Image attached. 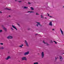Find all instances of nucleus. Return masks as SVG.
Returning a JSON list of instances; mask_svg holds the SVG:
<instances>
[{"label": "nucleus", "instance_id": "2f4dec72", "mask_svg": "<svg viewBox=\"0 0 64 64\" xmlns=\"http://www.w3.org/2000/svg\"><path fill=\"white\" fill-rule=\"evenodd\" d=\"M52 30H54V29H52Z\"/></svg>", "mask_w": 64, "mask_h": 64}, {"label": "nucleus", "instance_id": "79ce46f5", "mask_svg": "<svg viewBox=\"0 0 64 64\" xmlns=\"http://www.w3.org/2000/svg\"><path fill=\"white\" fill-rule=\"evenodd\" d=\"M64 6L63 7V8H64Z\"/></svg>", "mask_w": 64, "mask_h": 64}, {"label": "nucleus", "instance_id": "bb28decb", "mask_svg": "<svg viewBox=\"0 0 64 64\" xmlns=\"http://www.w3.org/2000/svg\"><path fill=\"white\" fill-rule=\"evenodd\" d=\"M48 14V16H49L50 15H49V14Z\"/></svg>", "mask_w": 64, "mask_h": 64}, {"label": "nucleus", "instance_id": "393cba45", "mask_svg": "<svg viewBox=\"0 0 64 64\" xmlns=\"http://www.w3.org/2000/svg\"><path fill=\"white\" fill-rule=\"evenodd\" d=\"M51 43H53V42L52 40H51L50 42Z\"/></svg>", "mask_w": 64, "mask_h": 64}, {"label": "nucleus", "instance_id": "dca6fc26", "mask_svg": "<svg viewBox=\"0 0 64 64\" xmlns=\"http://www.w3.org/2000/svg\"><path fill=\"white\" fill-rule=\"evenodd\" d=\"M23 46V45L22 44V46H19V47H21L22 48V46Z\"/></svg>", "mask_w": 64, "mask_h": 64}, {"label": "nucleus", "instance_id": "0eeeda50", "mask_svg": "<svg viewBox=\"0 0 64 64\" xmlns=\"http://www.w3.org/2000/svg\"><path fill=\"white\" fill-rule=\"evenodd\" d=\"M36 23H38V24L36 25V26H37L38 27V25H39V26H41L40 24V22H36Z\"/></svg>", "mask_w": 64, "mask_h": 64}, {"label": "nucleus", "instance_id": "473e14b6", "mask_svg": "<svg viewBox=\"0 0 64 64\" xmlns=\"http://www.w3.org/2000/svg\"><path fill=\"white\" fill-rule=\"evenodd\" d=\"M8 16L10 17L11 16Z\"/></svg>", "mask_w": 64, "mask_h": 64}, {"label": "nucleus", "instance_id": "f8f14e48", "mask_svg": "<svg viewBox=\"0 0 64 64\" xmlns=\"http://www.w3.org/2000/svg\"><path fill=\"white\" fill-rule=\"evenodd\" d=\"M43 43H44V44H46V45H48V44L47 43H45L44 41H43Z\"/></svg>", "mask_w": 64, "mask_h": 64}, {"label": "nucleus", "instance_id": "ddd939ff", "mask_svg": "<svg viewBox=\"0 0 64 64\" xmlns=\"http://www.w3.org/2000/svg\"><path fill=\"white\" fill-rule=\"evenodd\" d=\"M3 29L5 31H7V29L6 28H5V27H4L3 28Z\"/></svg>", "mask_w": 64, "mask_h": 64}, {"label": "nucleus", "instance_id": "412c9836", "mask_svg": "<svg viewBox=\"0 0 64 64\" xmlns=\"http://www.w3.org/2000/svg\"><path fill=\"white\" fill-rule=\"evenodd\" d=\"M0 45H3V43H0Z\"/></svg>", "mask_w": 64, "mask_h": 64}, {"label": "nucleus", "instance_id": "aec40b11", "mask_svg": "<svg viewBox=\"0 0 64 64\" xmlns=\"http://www.w3.org/2000/svg\"><path fill=\"white\" fill-rule=\"evenodd\" d=\"M41 18H43V16L42 15H41Z\"/></svg>", "mask_w": 64, "mask_h": 64}, {"label": "nucleus", "instance_id": "9b49d317", "mask_svg": "<svg viewBox=\"0 0 64 64\" xmlns=\"http://www.w3.org/2000/svg\"><path fill=\"white\" fill-rule=\"evenodd\" d=\"M12 27H13V28H14V29H16V30H17V28H16V27H15L14 26L12 25Z\"/></svg>", "mask_w": 64, "mask_h": 64}, {"label": "nucleus", "instance_id": "20e7f679", "mask_svg": "<svg viewBox=\"0 0 64 64\" xmlns=\"http://www.w3.org/2000/svg\"><path fill=\"white\" fill-rule=\"evenodd\" d=\"M60 32L62 34V36H64V34H63V32L62 30V29H60Z\"/></svg>", "mask_w": 64, "mask_h": 64}, {"label": "nucleus", "instance_id": "7ed1b4c3", "mask_svg": "<svg viewBox=\"0 0 64 64\" xmlns=\"http://www.w3.org/2000/svg\"><path fill=\"white\" fill-rule=\"evenodd\" d=\"M44 56V52H42V58H43Z\"/></svg>", "mask_w": 64, "mask_h": 64}, {"label": "nucleus", "instance_id": "7c9ffc66", "mask_svg": "<svg viewBox=\"0 0 64 64\" xmlns=\"http://www.w3.org/2000/svg\"><path fill=\"white\" fill-rule=\"evenodd\" d=\"M49 17H52V16H50Z\"/></svg>", "mask_w": 64, "mask_h": 64}, {"label": "nucleus", "instance_id": "58836bf2", "mask_svg": "<svg viewBox=\"0 0 64 64\" xmlns=\"http://www.w3.org/2000/svg\"><path fill=\"white\" fill-rule=\"evenodd\" d=\"M55 59H56H56H56V58H55Z\"/></svg>", "mask_w": 64, "mask_h": 64}, {"label": "nucleus", "instance_id": "a211bd4d", "mask_svg": "<svg viewBox=\"0 0 64 64\" xmlns=\"http://www.w3.org/2000/svg\"><path fill=\"white\" fill-rule=\"evenodd\" d=\"M38 64V62H36L35 63H34V64Z\"/></svg>", "mask_w": 64, "mask_h": 64}, {"label": "nucleus", "instance_id": "f257e3e1", "mask_svg": "<svg viewBox=\"0 0 64 64\" xmlns=\"http://www.w3.org/2000/svg\"><path fill=\"white\" fill-rule=\"evenodd\" d=\"M7 38L8 39H12L13 38V36H8L7 37Z\"/></svg>", "mask_w": 64, "mask_h": 64}, {"label": "nucleus", "instance_id": "a19ab883", "mask_svg": "<svg viewBox=\"0 0 64 64\" xmlns=\"http://www.w3.org/2000/svg\"><path fill=\"white\" fill-rule=\"evenodd\" d=\"M17 1V0H15V1Z\"/></svg>", "mask_w": 64, "mask_h": 64}, {"label": "nucleus", "instance_id": "e433bc0d", "mask_svg": "<svg viewBox=\"0 0 64 64\" xmlns=\"http://www.w3.org/2000/svg\"><path fill=\"white\" fill-rule=\"evenodd\" d=\"M28 3H29V4H30V2H28Z\"/></svg>", "mask_w": 64, "mask_h": 64}, {"label": "nucleus", "instance_id": "39448f33", "mask_svg": "<svg viewBox=\"0 0 64 64\" xmlns=\"http://www.w3.org/2000/svg\"><path fill=\"white\" fill-rule=\"evenodd\" d=\"M25 44H26V46H27V47H28V46H29L28 44V43H27V42L26 40H25Z\"/></svg>", "mask_w": 64, "mask_h": 64}, {"label": "nucleus", "instance_id": "9d476101", "mask_svg": "<svg viewBox=\"0 0 64 64\" xmlns=\"http://www.w3.org/2000/svg\"><path fill=\"white\" fill-rule=\"evenodd\" d=\"M49 25L50 26H53V25H52V22H50Z\"/></svg>", "mask_w": 64, "mask_h": 64}, {"label": "nucleus", "instance_id": "423d86ee", "mask_svg": "<svg viewBox=\"0 0 64 64\" xmlns=\"http://www.w3.org/2000/svg\"><path fill=\"white\" fill-rule=\"evenodd\" d=\"M29 52H26L24 54V55H28V54H29Z\"/></svg>", "mask_w": 64, "mask_h": 64}, {"label": "nucleus", "instance_id": "c85d7f7f", "mask_svg": "<svg viewBox=\"0 0 64 64\" xmlns=\"http://www.w3.org/2000/svg\"><path fill=\"white\" fill-rule=\"evenodd\" d=\"M55 43L56 44H57V42H55Z\"/></svg>", "mask_w": 64, "mask_h": 64}, {"label": "nucleus", "instance_id": "cd10ccee", "mask_svg": "<svg viewBox=\"0 0 64 64\" xmlns=\"http://www.w3.org/2000/svg\"><path fill=\"white\" fill-rule=\"evenodd\" d=\"M11 28V29H12V30H13V28Z\"/></svg>", "mask_w": 64, "mask_h": 64}, {"label": "nucleus", "instance_id": "c9c22d12", "mask_svg": "<svg viewBox=\"0 0 64 64\" xmlns=\"http://www.w3.org/2000/svg\"><path fill=\"white\" fill-rule=\"evenodd\" d=\"M21 2V1H19V2Z\"/></svg>", "mask_w": 64, "mask_h": 64}, {"label": "nucleus", "instance_id": "5701e85b", "mask_svg": "<svg viewBox=\"0 0 64 64\" xmlns=\"http://www.w3.org/2000/svg\"><path fill=\"white\" fill-rule=\"evenodd\" d=\"M2 32V30H0V32Z\"/></svg>", "mask_w": 64, "mask_h": 64}, {"label": "nucleus", "instance_id": "4be33fe9", "mask_svg": "<svg viewBox=\"0 0 64 64\" xmlns=\"http://www.w3.org/2000/svg\"><path fill=\"white\" fill-rule=\"evenodd\" d=\"M36 15H39V14H38L37 13H36Z\"/></svg>", "mask_w": 64, "mask_h": 64}, {"label": "nucleus", "instance_id": "f3484780", "mask_svg": "<svg viewBox=\"0 0 64 64\" xmlns=\"http://www.w3.org/2000/svg\"><path fill=\"white\" fill-rule=\"evenodd\" d=\"M29 12H30V13H33L34 12H30V11H28V13H29Z\"/></svg>", "mask_w": 64, "mask_h": 64}, {"label": "nucleus", "instance_id": "c756f323", "mask_svg": "<svg viewBox=\"0 0 64 64\" xmlns=\"http://www.w3.org/2000/svg\"><path fill=\"white\" fill-rule=\"evenodd\" d=\"M38 34H36V35H37Z\"/></svg>", "mask_w": 64, "mask_h": 64}, {"label": "nucleus", "instance_id": "72a5a7b5", "mask_svg": "<svg viewBox=\"0 0 64 64\" xmlns=\"http://www.w3.org/2000/svg\"><path fill=\"white\" fill-rule=\"evenodd\" d=\"M30 8H32V7H31Z\"/></svg>", "mask_w": 64, "mask_h": 64}, {"label": "nucleus", "instance_id": "2eb2a0df", "mask_svg": "<svg viewBox=\"0 0 64 64\" xmlns=\"http://www.w3.org/2000/svg\"><path fill=\"white\" fill-rule=\"evenodd\" d=\"M0 49H2V50H3V49H4V48L3 47H2L0 48Z\"/></svg>", "mask_w": 64, "mask_h": 64}, {"label": "nucleus", "instance_id": "a878e982", "mask_svg": "<svg viewBox=\"0 0 64 64\" xmlns=\"http://www.w3.org/2000/svg\"><path fill=\"white\" fill-rule=\"evenodd\" d=\"M17 24L18 25V26H20V25L19 24Z\"/></svg>", "mask_w": 64, "mask_h": 64}, {"label": "nucleus", "instance_id": "b1692460", "mask_svg": "<svg viewBox=\"0 0 64 64\" xmlns=\"http://www.w3.org/2000/svg\"><path fill=\"white\" fill-rule=\"evenodd\" d=\"M32 10H34V8H31Z\"/></svg>", "mask_w": 64, "mask_h": 64}, {"label": "nucleus", "instance_id": "f03ea898", "mask_svg": "<svg viewBox=\"0 0 64 64\" xmlns=\"http://www.w3.org/2000/svg\"><path fill=\"white\" fill-rule=\"evenodd\" d=\"M22 60H27V59L25 57H24L22 58Z\"/></svg>", "mask_w": 64, "mask_h": 64}, {"label": "nucleus", "instance_id": "4c0bfd02", "mask_svg": "<svg viewBox=\"0 0 64 64\" xmlns=\"http://www.w3.org/2000/svg\"><path fill=\"white\" fill-rule=\"evenodd\" d=\"M54 42H56L54 41Z\"/></svg>", "mask_w": 64, "mask_h": 64}, {"label": "nucleus", "instance_id": "4468645a", "mask_svg": "<svg viewBox=\"0 0 64 64\" xmlns=\"http://www.w3.org/2000/svg\"><path fill=\"white\" fill-rule=\"evenodd\" d=\"M22 8H28V7H26V6H22Z\"/></svg>", "mask_w": 64, "mask_h": 64}, {"label": "nucleus", "instance_id": "6e6552de", "mask_svg": "<svg viewBox=\"0 0 64 64\" xmlns=\"http://www.w3.org/2000/svg\"><path fill=\"white\" fill-rule=\"evenodd\" d=\"M10 58H11L10 56H8L6 58V60H8L9 59H10Z\"/></svg>", "mask_w": 64, "mask_h": 64}, {"label": "nucleus", "instance_id": "6ab92c4d", "mask_svg": "<svg viewBox=\"0 0 64 64\" xmlns=\"http://www.w3.org/2000/svg\"><path fill=\"white\" fill-rule=\"evenodd\" d=\"M5 9H7L8 10H11V9H10L8 8H5Z\"/></svg>", "mask_w": 64, "mask_h": 64}, {"label": "nucleus", "instance_id": "1a4fd4ad", "mask_svg": "<svg viewBox=\"0 0 64 64\" xmlns=\"http://www.w3.org/2000/svg\"><path fill=\"white\" fill-rule=\"evenodd\" d=\"M60 60L61 61H62V60H63V58L62 57V56H60Z\"/></svg>", "mask_w": 64, "mask_h": 64}, {"label": "nucleus", "instance_id": "f704fd0d", "mask_svg": "<svg viewBox=\"0 0 64 64\" xmlns=\"http://www.w3.org/2000/svg\"><path fill=\"white\" fill-rule=\"evenodd\" d=\"M0 13H2V12H0Z\"/></svg>", "mask_w": 64, "mask_h": 64}, {"label": "nucleus", "instance_id": "ea45409f", "mask_svg": "<svg viewBox=\"0 0 64 64\" xmlns=\"http://www.w3.org/2000/svg\"><path fill=\"white\" fill-rule=\"evenodd\" d=\"M45 18L46 19V18H46H46Z\"/></svg>", "mask_w": 64, "mask_h": 64}]
</instances>
